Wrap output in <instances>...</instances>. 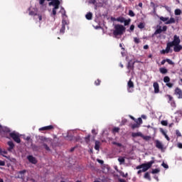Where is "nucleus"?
Returning <instances> with one entry per match:
<instances>
[{
    "instance_id": "nucleus-11",
    "label": "nucleus",
    "mask_w": 182,
    "mask_h": 182,
    "mask_svg": "<svg viewBox=\"0 0 182 182\" xmlns=\"http://www.w3.org/2000/svg\"><path fill=\"white\" fill-rule=\"evenodd\" d=\"M51 129H54V126L53 125H49V126H46V127H43L38 129L39 132H42V131H50Z\"/></svg>"
},
{
    "instance_id": "nucleus-44",
    "label": "nucleus",
    "mask_w": 182,
    "mask_h": 182,
    "mask_svg": "<svg viewBox=\"0 0 182 182\" xmlns=\"http://www.w3.org/2000/svg\"><path fill=\"white\" fill-rule=\"evenodd\" d=\"M129 16L131 17H134L135 14L132 10H129Z\"/></svg>"
},
{
    "instance_id": "nucleus-50",
    "label": "nucleus",
    "mask_w": 182,
    "mask_h": 182,
    "mask_svg": "<svg viewBox=\"0 0 182 182\" xmlns=\"http://www.w3.org/2000/svg\"><path fill=\"white\" fill-rule=\"evenodd\" d=\"M166 87L171 88V87H173V83H166Z\"/></svg>"
},
{
    "instance_id": "nucleus-63",
    "label": "nucleus",
    "mask_w": 182,
    "mask_h": 182,
    "mask_svg": "<svg viewBox=\"0 0 182 182\" xmlns=\"http://www.w3.org/2000/svg\"><path fill=\"white\" fill-rule=\"evenodd\" d=\"M92 134L94 135H97V133L95 132V129H92Z\"/></svg>"
},
{
    "instance_id": "nucleus-20",
    "label": "nucleus",
    "mask_w": 182,
    "mask_h": 182,
    "mask_svg": "<svg viewBox=\"0 0 182 182\" xmlns=\"http://www.w3.org/2000/svg\"><path fill=\"white\" fill-rule=\"evenodd\" d=\"M100 148V141H95V146H94V149L96 151H99Z\"/></svg>"
},
{
    "instance_id": "nucleus-7",
    "label": "nucleus",
    "mask_w": 182,
    "mask_h": 182,
    "mask_svg": "<svg viewBox=\"0 0 182 182\" xmlns=\"http://www.w3.org/2000/svg\"><path fill=\"white\" fill-rule=\"evenodd\" d=\"M10 137L14 139V141L19 144L21 143V138H19V136L16 132H11L10 133Z\"/></svg>"
},
{
    "instance_id": "nucleus-4",
    "label": "nucleus",
    "mask_w": 182,
    "mask_h": 182,
    "mask_svg": "<svg viewBox=\"0 0 182 182\" xmlns=\"http://www.w3.org/2000/svg\"><path fill=\"white\" fill-rule=\"evenodd\" d=\"M125 31V27L124 26L117 24L114 26V31H113V35L115 36L123 35V32Z\"/></svg>"
},
{
    "instance_id": "nucleus-62",
    "label": "nucleus",
    "mask_w": 182,
    "mask_h": 182,
    "mask_svg": "<svg viewBox=\"0 0 182 182\" xmlns=\"http://www.w3.org/2000/svg\"><path fill=\"white\" fill-rule=\"evenodd\" d=\"M38 20H39V21H42V16L40 15V14H38Z\"/></svg>"
},
{
    "instance_id": "nucleus-39",
    "label": "nucleus",
    "mask_w": 182,
    "mask_h": 182,
    "mask_svg": "<svg viewBox=\"0 0 182 182\" xmlns=\"http://www.w3.org/2000/svg\"><path fill=\"white\" fill-rule=\"evenodd\" d=\"M65 26H62L61 29H60V33L63 34L65 33Z\"/></svg>"
},
{
    "instance_id": "nucleus-29",
    "label": "nucleus",
    "mask_w": 182,
    "mask_h": 182,
    "mask_svg": "<svg viewBox=\"0 0 182 182\" xmlns=\"http://www.w3.org/2000/svg\"><path fill=\"white\" fill-rule=\"evenodd\" d=\"M85 141L87 144H90V135H87V136H85Z\"/></svg>"
},
{
    "instance_id": "nucleus-24",
    "label": "nucleus",
    "mask_w": 182,
    "mask_h": 182,
    "mask_svg": "<svg viewBox=\"0 0 182 182\" xmlns=\"http://www.w3.org/2000/svg\"><path fill=\"white\" fill-rule=\"evenodd\" d=\"M163 82H164V83H168L171 82V78L168 76H166L163 78Z\"/></svg>"
},
{
    "instance_id": "nucleus-37",
    "label": "nucleus",
    "mask_w": 182,
    "mask_h": 182,
    "mask_svg": "<svg viewBox=\"0 0 182 182\" xmlns=\"http://www.w3.org/2000/svg\"><path fill=\"white\" fill-rule=\"evenodd\" d=\"M130 22H131V19L129 18L128 20H127L126 21H124L122 23H124V26H127L130 24Z\"/></svg>"
},
{
    "instance_id": "nucleus-58",
    "label": "nucleus",
    "mask_w": 182,
    "mask_h": 182,
    "mask_svg": "<svg viewBox=\"0 0 182 182\" xmlns=\"http://www.w3.org/2000/svg\"><path fill=\"white\" fill-rule=\"evenodd\" d=\"M178 149H182V144L181 143H178Z\"/></svg>"
},
{
    "instance_id": "nucleus-26",
    "label": "nucleus",
    "mask_w": 182,
    "mask_h": 182,
    "mask_svg": "<svg viewBox=\"0 0 182 182\" xmlns=\"http://www.w3.org/2000/svg\"><path fill=\"white\" fill-rule=\"evenodd\" d=\"M117 21L119 23H123L127 21V20L124 17H118V18H117Z\"/></svg>"
},
{
    "instance_id": "nucleus-34",
    "label": "nucleus",
    "mask_w": 182,
    "mask_h": 182,
    "mask_svg": "<svg viewBox=\"0 0 182 182\" xmlns=\"http://www.w3.org/2000/svg\"><path fill=\"white\" fill-rule=\"evenodd\" d=\"M159 173H160V169L159 168L152 169V171H151L152 174H157Z\"/></svg>"
},
{
    "instance_id": "nucleus-49",
    "label": "nucleus",
    "mask_w": 182,
    "mask_h": 182,
    "mask_svg": "<svg viewBox=\"0 0 182 182\" xmlns=\"http://www.w3.org/2000/svg\"><path fill=\"white\" fill-rule=\"evenodd\" d=\"M134 43H136V44L139 43V38H134Z\"/></svg>"
},
{
    "instance_id": "nucleus-18",
    "label": "nucleus",
    "mask_w": 182,
    "mask_h": 182,
    "mask_svg": "<svg viewBox=\"0 0 182 182\" xmlns=\"http://www.w3.org/2000/svg\"><path fill=\"white\" fill-rule=\"evenodd\" d=\"M159 132H161V133H162L163 136H164V137L166 138V141H169L171 140V139L169 138V136H168V135L166 133V132H164V129H162V128L159 129Z\"/></svg>"
},
{
    "instance_id": "nucleus-32",
    "label": "nucleus",
    "mask_w": 182,
    "mask_h": 182,
    "mask_svg": "<svg viewBox=\"0 0 182 182\" xmlns=\"http://www.w3.org/2000/svg\"><path fill=\"white\" fill-rule=\"evenodd\" d=\"M141 138H142L143 139H144L146 141L151 139V136H141Z\"/></svg>"
},
{
    "instance_id": "nucleus-46",
    "label": "nucleus",
    "mask_w": 182,
    "mask_h": 182,
    "mask_svg": "<svg viewBox=\"0 0 182 182\" xmlns=\"http://www.w3.org/2000/svg\"><path fill=\"white\" fill-rule=\"evenodd\" d=\"M175 133H176V136H178V137H181V132H180V131L176 130L175 132Z\"/></svg>"
},
{
    "instance_id": "nucleus-38",
    "label": "nucleus",
    "mask_w": 182,
    "mask_h": 182,
    "mask_svg": "<svg viewBox=\"0 0 182 182\" xmlns=\"http://www.w3.org/2000/svg\"><path fill=\"white\" fill-rule=\"evenodd\" d=\"M165 60H166V62L168 63V64H169L170 65H174V63H173V61H171V59H169V58H166Z\"/></svg>"
},
{
    "instance_id": "nucleus-57",
    "label": "nucleus",
    "mask_w": 182,
    "mask_h": 182,
    "mask_svg": "<svg viewBox=\"0 0 182 182\" xmlns=\"http://www.w3.org/2000/svg\"><path fill=\"white\" fill-rule=\"evenodd\" d=\"M65 25H67V21L65 20L62 21V26H65Z\"/></svg>"
},
{
    "instance_id": "nucleus-64",
    "label": "nucleus",
    "mask_w": 182,
    "mask_h": 182,
    "mask_svg": "<svg viewBox=\"0 0 182 182\" xmlns=\"http://www.w3.org/2000/svg\"><path fill=\"white\" fill-rule=\"evenodd\" d=\"M142 172H143V170H142V169H141V170H139V171H137V174L139 175V174H141Z\"/></svg>"
},
{
    "instance_id": "nucleus-3",
    "label": "nucleus",
    "mask_w": 182,
    "mask_h": 182,
    "mask_svg": "<svg viewBox=\"0 0 182 182\" xmlns=\"http://www.w3.org/2000/svg\"><path fill=\"white\" fill-rule=\"evenodd\" d=\"M38 140L39 141V144H43V147H44L46 151H50V148L47 145V144H46V142L50 141L49 138L43 136H38Z\"/></svg>"
},
{
    "instance_id": "nucleus-2",
    "label": "nucleus",
    "mask_w": 182,
    "mask_h": 182,
    "mask_svg": "<svg viewBox=\"0 0 182 182\" xmlns=\"http://www.w3.org/2000/svg\"><path fill=\"white\" fill-rule=\"evenodd\" d=\"M49 2V6H54L53 8V15L55 16L56 15V10L58 9L60 2L58 0H46ZM46 0H39V5L43 6L44 2Z\"/></svg>"
},
{
    "instance_id": "nucleus-19",
    "label": "nucleus",
    "mask_w": 182,
    "mask_h": 182,
    "mask_svg": "<svg viewBox=\"0 0 182 182\" xmlns=\"http://www.w3.org/2000/svg\"><path fill=\"white\" fill-rule=\"evenodd\" d=\"M132 136L134 138L144 136V135H143V134H141V132H132Z\"/></svg>"
},
{
    "instance_id": "nucleus-51",
    "label": "nucleus",
    "mask_w": 182,
    "mask_h": 182,
    "mask_svg": "<svg viewBox=\"0 0 182 182\" xmlns=\"http://www.w3.org/2000/svg\"><path fill=\"white\" fill-rule=\"evenodd\" d=\"M129 31H134V25L129 26Z\"/></svg>"
},
{
    "instance_id": "nucleus-14",
    "label": "nucleus",
    "mask_w": 182,
    "mask_h": 182,
    "mask_svg": "<svg viewBox=\"0 0 182 182\" xmlns=\"http://www.w3.org/2000/svg\"><path fill=\"white\" fill-rule=\"evenodd\" d=\"M155 146L160 150H164V144L159 140H155Z\"/></svg>"
},
{
    "instance_id": "nucleus-9",
    "label": "nucleus",
    "mask_w": 182,
    "mask_h": 182,
    "mask_svg": "<svg viewBox=\"0 0 182 182\" xmlns=\"http://www.w3.org/2000/svg\"><path fill=\"white\" fill-rule=\"evenodd\" d=\"M134 87V82L131 81V80H129V82H127V92H132L133 88Z\"/></svg>"
},
{
    "instance_id": "nucleus-30",
    "label": "nucleus",
    "mask_w": 182,
    "mask_h": 182,
    "mask_svg": "<svg viewBox=\"0 0 182 182\" xmlns=\"http://www.w3.org/2000/svg\"><path fill=\"white\" fill-rule=\"evenodd\" d=\"M144 178L148 179L149 181H151V178L150 177V174L148 172L145 173Z\"/></svg>"
},
{
    "instance_id": "nucleus-33",
    "label": "nucleus",
    "mask_w": 182,
    "mask_h": 182,
    "mask_svg": "<svg viewBox=\"0 0 182 182\" xmlns=\"http://www.w3.org/2000/svg\"><path fill=\"white\" fill-rule=\"evenodd\" d=\"M181 14V10L180 9H176L175 10V16H180Z\"/></svg>"
},
{
    "instance_id": "nucleus-52",
    "label": "nucleus",
    "mask_w": 182,
    "mask_h": 182,
    "mask_svg": "<svg viewBox=\"0 0 182 182\" xmlns=\"http://www.w3.org/2000/svg\"><path fill=\"white\" fill-rule=\"evenodd\" d=\"M163 31H167V26H163L162 28H161Z\"/></svg>"
},
{
    "instance_id": "nucleus-25",
    "label": "nucleus",
    "mask_w": 182,
    "mask_h": 182,
    "mask_svg": "<svg viewBox=\"0 0 182 182\" xmlns=\"http://www.w3.org/2000/svg\"><path fill=\"white\" fill-rule=\"evenodd\" d=\"M118 161H119V164H124L125 163V159L124 157H119L118 158Z\"/></svg>"
},
{
    "instance_id": "nucleus-61",
    "label": "nucleus",
    "mask_w": 182,
    "mask_h": 182,
    "mask_svg": "<svg viewBox=\"0 0 182 182\" xmlns=\"http://www.w3.org/2000/svg\"><path fill=\"white\" fill-rule=\"evenodd\" d=\"M5 132H6V133H9L11 131H10V129H9V128H5Z\"/></svg>"
},
{
    "instance_id": "nucleus-45",
    "label": "nucleus",
    "mask_w": 182,
    "mask_h": 182,
    "mask_svg": "<svg viewBox=\"0 0 182 182\" xmlns=\"http://www.w3.org/2000/svg\"><path fill=\"white\" fill-rule=\"evenodd\" d=\"M161 124H162V125L164 126V127H167V125H168V122L166 121V120H163V121L161 122Z\"/></svg>"
},
{
    "instance_id": "nucleus-55",
    "label": "nucleus",
    "mask_w": 182,
    "mask_h": 182,
    "mask_svg": "<svg viewBox=\"0 0 182 182\" xmlns=\"http://www.w3.org/2000/svg\"><path fill=\"white\" fill-rule=\"evenodd\" d=\"M142 168H143V165L141 164V165H138L137 167H136V169L139 170V169H141Z\"/></svg>"
},
{
    "instance_id": "nucleus-56",
    "label": "nucleus",
    "mask_w": 182,
    "mask_h": 182,
    "mask_svg": "<svg viewBox=\"0 0 182 182\" xmlns=\"http://www.w3.org/2000/svg\"><path fill=\"white\" fill-rule=\"evenodd\" d=\"M162 166H163V168H168V165L166 164L165 163H163V164H162Z\"/></svg>"
},
{
    "instance_id": "nucleus-59",
    "label": "nucleus",
    "mask_w": 182,
    "mask_h": 182,
    "mask_svg": "<svg viewBox=\"0 0 182 182\" xmlns=\"http://www.w3.org/2000/svg\"><path fill=\"white\" fill-rule=\"evenodd\" d=\"M143 48H144V50H147V49H149V46H148V45H145V46L143 47Z\"/></svg>"
},
{
    "instance_id": "nucleus-10",
    "label": "nucleus",
    "mask_w": 182,
    "mask_h": 182,
    "mask_svg": "<svg viewBox=\"0 0 182 182\" xmlns=\"http://www.w3.org/2000/svg\"><path fill=\"white\" fill-rule=\"evenodd\" d=\"M26 173V170H23L19 172H17V178L24 179L25 178V173Z\"/></svg>"
},
{
    "instance_id": "nucleus-53",
    "label": "nucleus",
    "mask_w": 182,
    "mask_h": 182,
    "mask_svg": "<svg viewBox=\"0 0 182 182\" xmlns=\"http://www.w3.org/2000/svg\"><path fill=\"white\" fill-rule=\"evenodd\" d=\"M5 166V161L0 160V166Z\"/></svg>"
},
{
    "instance_id": "nucleus-54",
    "label": "nucleus",
    "mask_w": 182,
    "mask_h": 182,
    "mask_svg": "<svg viewBox=\"0 0 182 182\" xmlns=\"http://www.w3.org/2000/svg\"><path fill=\"white\" fill-rule=\"evenodd\" d=\"M97 163L100 164L101 165L104 164V161H102V160L97 159Z\"/></svg>"
},
{
    "instance_id": "nucleus-15",
    "label": "nucleus",
    "mask_w": 182,
    "mask_h": 182,
    "mask_svg": "<svg viewBox=\"0 0 182 182\" xmlns=\"http://www.w3.org/2000/svg\"><path fill=\"white\" fill-rule=\"evenodd\" d=\"M153 87L155 94H159V92H160V86L159 85V83H157V82H154Z\"/></svg>"
},
{
    "instance_id": "nucleus-43",
    "label": "nucleus",
    "mask_w": 182,
    "mask_h": 182,
    "mask_svg": "<svg viewBox=\"0 0 182 182\" xmlns=\"http://www.w3.org/2000/svg\"><path fill=\"white\" fill-rule=\"evenodd\" d=\"M166 97H168V99L169 100L168 102H174V100H173V97L171 95H166Z\"/></svg>"
},
{
    "instance_id": "nucleus-47",
    "label": "nucleus",
    "mask_w": 182,
    "mask_h": 182,
    "mask_svg": "<svg viewBox=\"0 0 182 182\" xmlns=\"http://www.w3.org/2000/svg\"><path fill=\"white\" fill-rule=\"evenodd\" d=\"M90 3L93 4L95 6H97V1H95V0H90Z\"/></svg>"
},
{
    "instance_id": "nucleus-27",
    "label": "nucleus",
    "mask_w": 182,
    "mask_h": 182,
    "mask_svg": "<svg viewBox=\"0 0 182 182\" xmlns=\"http://www.w3.org/2000/svg\"><path fill=\"white\" fill-rule=\"evenodd\" d=\"M137 27L139 29H143V28H144V27H146V23H139V24H138Z\"/></svg>"
},
{
    "instance_id": "nucleus-35",
    "label": "nucleus",
    "mask_w": 182,
    "mask_h": 182,
    "mask_svg": "<svg viewBox=\"0 0 182 182\" xmlns=\"http://www.w3.org/2000/svg\"><path fill=\"white\" fill-rule=\"evenodd\" d=\"M168 103H170L171 107H176V103H175V101H168Z\"/></svg>"
},
{
    "instance_id": "nucleus-36",
    "label": "nucleus",
    "mask_w": 182,
    "mask_h": 182,
    "mask_svg": "<svg viewBox=\"0 0 182 182\" xmlns=\"http://www.w3.org/2000/svg\"><path fill=\"white\" fill-rule=\"evenodd\" d=\"M100 83H102V81L99 79H97V80H95V82H94V85H95V86H100Z\"/></svg>"
},
{
    "instance_id": "nucleus-12",
    "label": "nucleus",
    "mask_w": 182,
    "mask_h": 182,
    "mask_svg": "<svg viewBox=\"0 0 182 182\" xmlns=\"http://www.w3.org/2000/svg\"><path fill=\"white\" fill-rule=\"evenodd\" d=\"M175 95L178 96V99H182V90L181 89L176 87L175 89Z\"/></svg>"
},
{
    "instance_id": "nucleus-28",
    "label": "nucleus",
    "mask_w": 182,
    "mask_h": 182,
    "mask_svg": "<svg viewBox=\"0 0 182 182\" xmlns=\"http://www.w3.org/2000/svg\"><path fill=\"white\" fill-rule=\"evenodd\" d=\"M120 128L119 127H114L112 129V133L116 134V133H119Z\"/></svg>"
},
{
    "instance_id": "nucleus-48",
    "label": "nucleus",
    "mask_w": 182,
    "mask_h": 182,
    "mask_svg": "<svg viewBox=\"0 0 182 182\" xmlns=\"http://www.w3.org/2000/svg\"><path fill=\"white\" fill-rule=\"evenodd\" d=\"M28 14L30 15V16H38V14H37L36 13H35L34 11H30L29 13H28Z\"/></svg>"
},
{
    "instance_id": "nucleus-40",
    "label": "nucleus",
    "mask_w": 182,
    "mask_h": 182,
    "mask_svg": "<svg viewBox=\"0 0 182 182\" xmlns=\"http://www.w3.org/2000/svg\"><path fill=\"white\" fill-rule=\"evenodd\" d=\"M134 121V122H136V124H141V123L143 122V121L141 120V118H138L137 119Z\"/></svg>"
},
{
    "instance_id": "nucleus-21",
    "label": "nucleus",
    "mask_w": 182,
    "mask_h": 182,
    "mask_svg": "<svg viewBox=\"0 0 182 182\" xmlns=\"http://www.w3.org/2000/svg\"><path fill=\"white\" fill-rule=\"evenodd\" d=\"M31 149L33 151H38V150H40V146L36 144H31Z\"/></svg>"
},
{
    "instance_id": "nucleus-13",
    "label": "nucleus",
    "mask_w": 182,
    "mask_h": 182,
    "mask_svg": "<svg viewBox=\"0 0 182 182\" xmlns=\"http://www.w3.org/2000/svg\"><path fill=\"white\" fill-rule=\"evenodd\" d=\"M28 162H30V164H36L38 162L36 158H35L31 155L28 156Z\"/></svg>"
},
{
    "instance_id": "nucleus-1",
    "label": "nucleus",
    "mask_w": 182,
    "mask_h": 182,
    "mask_svg": "<svg viewBox=\"0 0 182 182\" xmlns=\"http://www.w3.org/2000/svg\"><path fill=\"white\" fill-rule=\"evenodd\" d=\"M181 40L178 35L173 36V40L171 42L166 43V50H161V54L166 55L171 53L173 50L174 53H180L182 50V46L180 44ZM171 47H173V50H171Z\"/></svg>"
},
{
    "instance_id": "nucleus-17",
    "label": "nucleus",
    "mask_w": 182,
    "mask_h": 182,
    "mask_svg": "<svg viewBox=\"0 0 182 182\" xmlns=\"http://www.w3.org/2000/svg\"><path fill=\"white\" fill-rule=\"evenodd\" d=\"M157 29H156L155 32L154 34H152V37L156 35L161 34L162 32H164L165 31L161 29V26H157Z\"/></svg>"
},
{
    "instance_id": "nucleus-16",
    "label": "nucleus",
    "mask_w": 182,
    "mask_h": 182,
    "mask_svg": "<svg viewBox=\"0 0 182 182\" xmlns=\"http://www.w3.org/2000/svg\"><path fill=\"white\" fill-rule=\"evenodd\" d=\"M7 145L9 146L7 148V151L12 152V150L14 149V144L12 141H9Z\"/></svg>"
},
{
    "instance_id": "nucleus-5",
    "label": "nucleus",
    "mask_w": 182,
    "mask_h": 182,
    "mask_svg": "<svg viewBox=\"0 0 182 182\" xmlns=\"http://www.w3.org/2000/svg\"><path fill=\"white\" fill-rule=\"evenodd\" d=\"M159 20L162 21L163 22H166V23H164V24H166V25H170V24L175 23V18L173 17L170 18V19H169L168 17L161 16V17H159Z\"/></svg>"
},
{
    "instance_id": "nucleus-6",
    "label": "nucleus",
    "mask_w": 182,
    "mask_h": 182,
    "mask_svg": "<svg viewBox=\"0 0 182 182\" xmlns=\"http://www.w3.org/2000/svg\"><path fill=\"white\" fill-rule=\"evenodd\" d=\"M154 164H155V161L154 160H151L146 164H142L143 167L141 170H143V173L146 172L149 168H151Z\"/></svg>"
},
{
    "instance_id": "nucleus-31",
    "label": "nucleus",
    "mask_w": 182,
    "mask_h": 182,
    "mask_svg": "<svg viewBox=\"0 0 182 182\" xmlns=\"http://www.w3.org/2000/svg\"><path fill=\"white\" fill-rule=\"evenodd\" d=\"M140 124H138V123L134 124L131 125V129H137L138 127H139Z\"/></svg>"
},
{
    "instance_id": "nucleus-41",
    "label": "nucleus",
    "mask_w": 182,
    "mask_h": 182,
    "mask_svg": "<svg viewBox=\"0 0 182 182\" xmlns=\"http://www.w3.org/2000/svg\"><path fill=\"white\" fill-rule=\"evenodd\" d=\"M112 144H113V145H115V146H118V147H122V145L121 143H118V142H116V141H113V142H112Z\"/></svg>"
},
{
    "instance_id": "nucleus-23",
    "label": "nucleus",
    "mask_w": 182,
    "mask_h": 182,
    "mask_svg": "<svg viewBox=\"0 0 182 182\" xmlns=\"http://www.w3.org/2000/svg\"><path fill=\"white\" fill-rule=\"evenodd\" d=\"M92 16H93V14H92V13H90V12L87 13L86 19L88 21H90V20H92Z\"/></svg>"
},
{
    "instance_id": "nucleus-42",
    "label": "nucleus",
    "mask_w": 182,
    "mask_h": 182,
    "mask_svg": "<svg viewBox=\"0 0 182 182\" xmlns=\"http://www.w3.org/2000/svg\"><path fill=\"white\" fill-rule=\"evenodd\" d=\"M112 144H113V145H115V146H118V147H122V145L121 143H118V142H116V141H113V142H112Z\"/></svg>"
},
{
    "instance_id": "nucleus-22",
    "label": "nucleus",
    "mask_w": 182,
    "mask_h": 182,
    "mask_svg": "<svg viewBox=\"0 0 182 182\" xmlns=\"http://www.w3.org/2000/svg\"><path fill=\"white\" fill-rule=\"evenodd\" d=\"M159 73H162L163 75H165L168 73V70L165 68H159Z\"/></svg>"
},
{
    "instance_id": "nucleus-60",
    "label": "nucleus",
    "mask_w": 182,
    "mask_h": 182,
    "mask_svg": "<svg viewBox=\"0 0 182 182\" xmlns=\"http://www.w3.org/2000/svg\"><path fill=\"white\" fill-rule=\"evenodd\" d=\"M166 63V60H163L161 62V65H164Z\"/></svg>"
},
{
    "instance_id": "nucleus-8",
    "label": "nucleus",
    "mask_w": 182,
    "mask_h": 182,
    "mask_svg": "<svg viewBox=\"0 0 182 182\" xmlns=\"http://www.w3.org/2000/svg\"><path fill=\"white\" fill-rule=\"evenodd\" d=\"M134 63H135V62L133 61V60H129V61L127 63V70H129V73H130L131 71H134Z\"/></svg>"
}]
</instances>
